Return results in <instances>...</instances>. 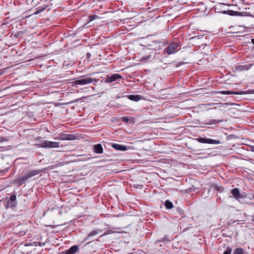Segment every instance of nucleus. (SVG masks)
I'll list each match as a JSON object with an SVG mask.
<instances>
[{
    "mask_svg": "<svg viewBox=\"0 0 254 254\" xmlns=\"http://www.w3.org/2000/svg\"><path fill=\"white\" fill-rule=\"evenodd\" d=\"M160 241H162V242H165V241L170 242V240L168 239V236L167 235H166L164 238H163L162 239V240Z\"/></svg>",
    "mask_w": 254,
    "mask_h": 254,
    "instance_id": "b1692460",
    "label": "nucleus"
},
{
    "mask_svg": "<svg viewBox=\"0 0 254 254\" xmlns=\"http://www.w3.org/2000/svg\"><path fill=\"white\" fill-rule=\"evenodd\" d=\"M78 250L77 246H73L65 252V254H74Z\"/></svg>",
    "mask_w": 254,
    "mask_h": 254,
    "instance_id": "4468645a",
    "label": "nucleus"
},
{
    "mask_svg": "<svg viewBox=\"0 0 254 254\" xmlns=\"http://www.w3.org/2000/svg\"><path fill=\"white\" fill-rule=\"evenodd\" d=\"M253 222H254V218L252 220Z\"/></svg>",
    "mask_w": 254,
    "mask_h": 254,
    "instance_id": "72a5a7b5",
    "label": "nucleus"
},
{
    "mask_svg": "<svg viewBox=\"0 0 254 254\" xmlns=\"http://www.w3.org/2000/svg\"><path fill=\"white\" fill-rule=\"evenodd\" d=\"M127 97L129 100L134 101H138L140 100L142 98L141 96L138 95H128Z\"/></svg>",
    "mask_w": 254,
    "mask_h": 254,
    "instance_id": "2eb2a0df",
    "label": "nucleus"
},
{
    "mask_svg": "<svg viewBox=\"0 0 254 254\" xmlns=\"http://www.w3.org/2000/svg\"><path fill=\"white\" fill-rule=\"evenodd\" d=\"M179 46L180 43L178 40H174L167 48L166 51L168 55L174 54L179 50L178 48Z\"/></svg>",
    "mask_w": 254,
    "mask_h": 254,
    "instance_id": "f257e3e1",
    "label": "nucleus"
},
{
    "mask_svg": "<svg viewBox=\"0 0 254 254\" xmlns=\"http://www.w3.org/2000/svg\"><path fill=\"white\" fill-rule=\"evenodd\" d=\"M253 64H249L237 65L235 68L236 70L241 71L243 70H247L252 67Z\"/></svg>",
    "mask_w": 254,
    "mask_h": 254,
    "instance_id": "6e6552de",
    "label": "nucleus"
},
{
    "mask_svg": "<svg viewBox=\"0 0 254 254\" xmlns=\"http://www.w3.org/2000/svg\"><path fill=\"white\" fill-rule=\"evenodd\" d=\"M45 9H46L45 7H43L41 9H39L34 12V14H38L40 13V12L43 11L44 10H45Z\"/></svg>",
    "mask_w": 254,
    "mask_h": 254,
    "instance_id": "412c9836",
    "label": "nucleus"
},
{
    "mask_svg": "<svg viewBox=\"0 0 254 254\" xmlns=\"http://www.w3.org/2000/svg\"><path fill=\"white\" fill-rule=\"evenodd\" d=\"M232 249L230 248H228L224 252L223 254H231Z\"/></svg>",
    "mask_w": 254,
    "mask_h": 254,
    "instance_id": "5701e85b",
    "label": "nucleus"
},
{
    "mask_svg": "<svg viewBox=\"0 0 254 254\" xmlns=\"http://www.w3.org/2000/svg\"><path fill=\"white\" fill-rule=\"evenodd\" d=\"M252 42L254 44V39H252Z\"/></svg>",
    "mask_w": 254,
    "mask_h": 254,
    "instance_id": "c756f323",
    "label": "nucleus"
},
{
    "mask_svg": "<svg viewBox=\"0 0 254 254\" xmlns=\"http://www.w3.org/2000/svg\"><path fill=\"white\" fill-rule=\"evenodd\" d=\"M78 100H79V99H76L75 102H76V101H77Z\"/></svg>",
    "mask_w": 254,
    "mask_h": 254,
    "instance_id": "f704fd0d",
    "label": "nucleus"
},
{
    "mask_svg": "<svg viewBox=\"0 0 254 254\" xmlns=\"http://www.w3.org/2000/svg\"><path fill=\"white\" fill-rule=\"evenodd\" d=\"M91 57V54L89 53H88L86 55L87 58H89Z\"/></svg>",
    "mask_w": 254,
    "mask_h": 254,
    "instance_id": "c85d7f7f",
    "label": "nucleus"
},
{
    "mask_svg": "<svg viewBox=\"0 0 254 254\" xmlns=\"http://www.w3.org/2000/svg\"><path fill=\"white\" fill-rule=\"evenodd\" d=\"M16 196L15 195H12L10 197V200L12 201H14L16 200Z\"/></svg>",
    "mask_w": 254,
    "mask_h": 254,
    "instance_id": "a878e982",
    "label": "nucleus"
},
{
    "mask_svg": "<svg viewBox=\"0 0 254 254\" xmlns=\"http://www.w3.org/2000/svg\"><path fill=\"white\" fill-rule=\"evenodd\" d=\"M27 180L26 176H24L21 177H19L17 179H15L14 182L18 186H21Z\"/></svg>",
    "mask_w": 254,
    "mask_h": 254,
    "instance_id": "1a4fd4ad",
    "label": "nucleus"
},
{
    "mask_svg": "<svg viewBox=\"0 0 254 254\" xmlns=\"http://www.w3.org/2000/svg\"><path fill=\"white\" fill-rule=\"evenodd\" d=\"M249 148H250V150L251 151L254 152V145H250Z\"/></svg>",
    "mask_w": 254,
    "mask_h": 254,
    "instance_id": "bb28decb",
    "label": "nucleus"
},
{
    "mask_svg": "<svg viewBox=\"0 0 254 254\" xmlns=\"http://www.w3.org/2000/svg\"><path fill=\"white\" fill-rule=\"evenodd\" d=\"M91 21H93L98 18V16L97 15H92L89 16Z\"/></svg>",
    "mask_w": 254,
    "mask_h": 254,
    "instance_id": "4be33fe9",
    "label": "nucleus"
},
{
    "mask_svg": "<svg viewBox=\"0 0 254 254\" xmlns=\"http://www.w3.org/2000/svg\"><path fill=\"white\" fill-rule=\"evenodd\" d=\"M112 147L117 150L125 151L127 149L126 146L116 143L113 144Z\"/></svg>",
    "mask_w": 254,
    "mask_h": 254,
    "instance_id": "ddd939ff",
    "label": "nucleus"
},
{
    "mask_svg": "<svg viewBox=\"0 0 254 254\" xmlns=\"http://www.w3.org/2000/svg\"><path fill=\"white\" fill-rule=\"evenodd\" d=\"M197 140L198 142L202 143L219 144L221 143L220 141L218 140H215L210 138H205L203 137L198 138H197Z\"/></svg>",
    "mask_w": 254,
    "mask_h": 254,
    "instance_id": "423d86ee",
    "label": "nucleus"
},
{
    "mask_svg": "<svg viewBox=\"0 0 254 254\" xmlns=\"http://www.w3.org/2000/svg\"><path fill=\"white\" fill-rule=\"evenodd\" d=\"M149 58V57H146L145 58H143V59L147 60Z\"/></svg>",
    "mask_w": 254,
    "mask_h": 254,
    "instance_id": "7c9ffc66",
    "label": "nucleus"
},
{
    "mask_svg": "<svg viewBox=\"0 0 254 254\" xmlns=\"http://www.w3.org/2000/svg\"><path fill=\"white\" fill-rule=\"evenodd\" d=\"M223 13H224V14H229L230 15H240V13H241L240 12L233 11V10H227V11H224L223 12Z\"/></svg>",
    "mask_w": 254,
    "mask_h": 254,
    "instance_id": "dca6fc26",
    "label": "nucleus"
},
{
    "mask_svg": "<svg viewBox=\"0 0 254 254\" xmlns=\"http://www.w3.org/2000/svg\"><path fill=\"white\" fill-rule=\"evenodd\" d=\"M2 172H3V171H2V170H0V173H2Z\"/></svg>",
    "mask_w": 254,
    "mask_h": 254,
    "instance_id": "473e14b6",
    "label": "nucleus"
},
{
    "mask_svg": "<svg viewBox=\"0 0 254 254\" xmlns=\"http://www.w3.org/2000/svg\"><path fill=\"white\" fill-rule=\"evenodd\" d=\"M41 172H42V170H32V171H30L26 175H25V176L28 179L34 176H35V175H37L40 174Z\"/></svg>",
    "mask_w": 254,
    "mask_h": 254,
    "instance_id": "9d476101",
    "label": "nucleus"
},
{
    "mask_svg": "<svg viewBox=\"0 0 254 254\" xmlns=\"http://www.w3.org/2000/svg\"><path fill=\"white\" fill-rule=\"evenodd\" d=\"M122 121L125 123H127L129 120L127 117H123L122 118Z\"/></svg>",
    "mask_w": 254,
    "mask_h": 254,
    "instance_id": "393cba45",
    "label": "nucleus"
},
{
    "mask_svg": "<svg viewBox=\"0 0 254 254\" xmlns=\"http://www.w3.org/2000/svg\"><path fill=\"white\" fill-rule=\"evenodd\" d=\"M233 254H244L243 250L241 248H237L234 251Z\"/></svg>",
    "mask_w": 254,
    "mask_h": 254,
    "instance_id": "aec40b11",
    "label": "nucleus"
},
{
    "mask_svg": "<svg viewBox=\"0 0 254 254\" xmlns=\"http://www.w3.org/2000/svg\"><path fill=\"white\" fill-rule=\"evenodd\" d=\"M102 231L101 230H100V229H96V230H93L92 232H91L87 236V237H86L85 238V241H87L89 239H90V238L91 237H93V236H94L96 235H97L98 233H99L100 232H101Z\"/></svg>",
    "mask_w": 254,
    "mask_h": 254,
    "instance_id": "9b49d317",
    "label": "nucleus"
},
{
    "mask_svg": "<svg viewBox=\"0 0 254 254\" xmlns=\"http://www.w3.org/2000/svg\"><path fill=\"white\" fill-rule=\"evenodd\" d=\"M39 146L43 148H58L60 146V143L58 142H53L49 140H44L41 142Z\"/></svg>",
    "mask_w": 254,
    "mask_h": 254,
    "instance_id": "7ed1b4c3",
    "label": "nucleus"
},
{
    "mask_svg": "<svg viewBox=\"0 0 254 254\" xmlns=\"http://www.w3.org/2000/svg\"><path fill=\"white\" fill-rule=\"evenodd\" d=\"M165 206L167 209H171L173 207V204L170 201L166 200L165 203Z\"/></svg>",
    "mask_w": 254,
    "mask_h": 254,
    "instance_id": "a211bd4d",
    "label": "nucleus"
},
{
    "mask_svg": "<svg viewBox=\"0 0 254 254\" xmlns=\"http://www.w3.org/2000/svg\"><path fill=\"white\" fill-rule=\"evenodd\" d=\"M76 138V137L74 134H65L64 133L59 134V135L55 138L56 139L66 140H75Z\"/></svg>",
    "mask_w": 254,
    "mask_h": 254,
    "instance_id": "39448f33",
    "label": "nucleus"
},
{
    "mask_svg": "<svg viewBox=\"0 0 254 254\" xmlns=\"http://www.w3.org/2000/svg\"><path fill=\"white\" fill-rule=\"evenodd\" d=\"M231 193L234 197L237 200H239L240 198H245L248 197L247 193L245 192L241 193L238 188L233 189L231 190Z\"/></svg>",
    "mask_w": 254,
    "mask_h": 254,
    "instance_id": "20e7f679",
    "label": "nucleus"
},
{
    "mask_svg": "<svg viewBox=\"0 0 254 254\" xmlns=\"http://www.w3.org/2000/svg\"><path fill=\"white\" fill-rule=\"evenodd\" d=\"M121 78L122 76L119 74H114L111 75H108L106 79V82L111 83Z\"/></svg>",
    "mask_w": 254,
    "mask_h": 254,
    "instance_id": "0eeeda50",
    "label": "nucleus"
},
{
    "mask_svg": "<svg viewBox=\"0 0 254 254\" xmlns=\"http://www.w3.org/2000/svg\"><path fill=\"white\" fill-rule=\"evenodd\" d=\"M221 93L223 95H229V94H235V95H239L242 94L241 93L235 91H231L228 90H224L221 91Z\"/></svg>",
    "mask_w": 254,
    "mask_h": 254,
    "instance_id": "f3484780",
    "label": "nucleus"
},
{
    "mask_svg": "<svg viewBox=\"0 0 254 254\" xmlns=\"http://www.w3.org/2000/svg\"><path fill=\"white\" fill-rule=\"evenodd\" d=\"M109 234V233H107V232H106V233H105L103 235H107V234Z\"/></svg>",
    "mask_w": 254,
    "mask_h": 254,
    "instance_id": "2f4dec72",
    "label": "nucleus"
},
{
    "mask_svg": "<svg viewBox=\"0 0 254 254\" xmlns=\"http://www.w3.org/2000/svg\"><path fill=\"white\" fill-rule=\"evenodd\" d=\"M7 140L3 137H0V142H4L6 141Z\"/></svg>",
    "mask_w": 254,
    "mask_h": 254,
    "instance_id": "cd10ccee",
    "label": "nucleus"
},
{
    "mask_svg": "<svg viewBox=\"0 0 254 254\" xmlns=\"http://www.w3.org/2000/svg\"><path fill=\"white\" fill-rule=\"evenodd\" d=\"M85 76H81L80 79L73 82L75 85H86L92 83L93 81L96 82L97 80L91 77H84Z\"/></svg>",
    "mask_w": 254,
    "mask_h": 254,
    "instance_id": "f03ea898",
    "label": "nucleus"
},
{
    "mask_svg": "<svg viewBox=\"0 0 254 254\" xmlns=\"http://www.w3.org/2000/svg\"><path fill=\"white\" fill-rule=\"evenodd\" d=\"M222 121L221 120H210L209 122L206 123L205 124L206 125H213V124H215L216 123H220Z\"/></svg>",
    "mask_w": 254,
    "mask_h": 254,
    "instance_id": "6ab92c4d",
    "label": "nucleus"
},
{
    "mask_svg": "<svg viewBox=\"0 0 254 254\" xmlns=\"http://www.w3.org/2000/svg\"><path fill=\"white\" fill-rule=\"evenodd\" d=\"M94 151L96 153L101 154L103 153V147L101 144H97L93 146Z\"/></svg>",
    "mask_w": 254,
    "mask_h": 254,
    "instance_id": "f8f14e48",
    "label": "nucleus"
}]
</instances>
